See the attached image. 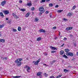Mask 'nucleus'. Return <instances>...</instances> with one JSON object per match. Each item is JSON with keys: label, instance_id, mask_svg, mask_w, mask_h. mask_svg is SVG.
<instances>
[{"label": "nucleus", "instance_id": "nucleus-1", "mask_svg": "<svg viewBox=\"0 0 78 78\" xmlns=\"http://www.w3.org/2000/svg\"><path fill=\"white\" fill-rule=\"evenodd\" d=\"M23 60V59L22 58H17L16 60H15V63H17L18 64L19 63H21V61H22Z\"/></svg>", "mask_w": 78, "mask_h": 78}, {"label": "nucleus", "instance_id": "nucleus-2", "mask_svg": "<svg viewBox=\"0 0 78 78\" xmlns=\"http://www.w3.org/2000/svg\"><path fill=\"white\" fill-rule=\"evenodd\" d=\"M40 61H41V58L39 59L36 62L35 61H33V63H34V64L36 66V65H37L38 64V63Z\"/></svg>", "mask_w": 78, "mask_h": 78}, {"label": "nucleus", "instance_id": "nucleus-3", "mask_svg": "<svg viewBox=\"0 0 78 78\" xmlns=\"http://www.w3.org/2000/svg\"><path fill=\"white\" fill-rule=\"evenodd\" d=\"M66 55L67 56H73V54L72 53H67Z\"/></svg>", "mask_w": 78, "mask_h": 78}, {"label": "nucleus", "instance_id": "nucleus-4", "mask_svg": "<svg viewBox=\"0 0 78 78\" xmlns=\"http://www.w3.org/2000/svg\"><path fill=\"white\" fill-rule=\"evenodd\" d=\"M3 12L4 13L5 15H7V14H9V11L8 10H5L3 11Z\"/></svg>", "mask_w": 78, "mask_h": 78}, {"label": "nucleus", "instance_id": "nucleus-5", "mask_svg": "<svg viewBox=\"0 0 78 78\" xmlns=\"http://www.w3.org/2000/svg\"><path fill=\"white\" fill-rule=\"evenodd\" d=\"M44 7H40L39 9V10L40 11V12H44Z\"/></svg>", "mask_w": 78, "mask_h": 78}, {"label": "nucleus", "instance_id": "nucleus-6", "mask_svg": "<svg viewBox=\"0 0 78 78\" xmlns=\"http://www.w3.org/2000/svg\"><path fill=\"white\" fill-rule=\"evenodd\" d=\"M5 4L6 1H3L1 2V5L2 6H4V5H5Z\"/></svg>", "mask_w": 78, "mask_h": 78}, {"label": "nucleus", "instance_id": "nucleus-7", "mask_svg": "<svg viewBox=\"0 0 78 78\" xmlns=\"http://www.w3.org/2000/svg\"><path fill=\"white\" fill-rule=\"evenodd\" d=\"M26 68L27 69V71L28 72H29L28 70H30V67L29 66H26Z\"/></svg>", "mask_w": 78, "mask_h": 78}, {"label": "nucleus", "instance_id": "nucleus-8", "mask_svg": "<svg viewBox=\"0 0 78 78\" xmlns=\"http://www.w3.org/2000/svg\"><path fill=\"white\" fill-rule=\"evenodd\" d=\"M39 31H40L41 33V32H43V33H45V30H44L42 29H40L39 30Z\"/></svg>", "mask_w": 78, "mask_h": 78}, {"label": "nucleus", "instance_id": "nucleus-9", "mask_svg": "<svg viewBox=\"0 0 78 78\" xmlns=\"http://www.w3.org/2000/svg\"><path fill=\"white\" fill-rule=\"evenodd\" d=\"M50 48L52 49V50H57V49L55 47H53L51 46H50Z\"/></svg>", "mask_w": 78, "mask_h": 78}, {"label": "nucleus", "instance_id": "nucleus-10", "mask_svg": "<svg viewBox=\"0 0 78 78\" xmlns=\"http://www.w3.org/2000/svg\"><path fill=\"white\" fill-rule=\"evenodd\" d=\"M0 16L2 17H4V15L3 13L2 12H0Z\"/></svg>", "mask_w": 78, "mask_h": 78}, {"label": "nucleus", "instance_id": "nucleus-11", "mask_svg": "<svg viewBox=\"0 0 78 78\" xmlns=\"http://www.w3.org/2000/svg\"><path fill=\"white\" fill-rule=\"evenodd\" d=\"M0 42H2V43H3L5 42V39H1L0 40Z\"/></svg>", "mask_w": 78, "mask_h": 78}, {"label": "nucleus", "instance_id": "nucleus-12", "mask_svg": "<svg viewBox=\"0 0 78 78\" xmlns=\"http://www.w3.org/2000/svg\"><path fill=\"white\" fill-rule=\"evenodd\" d=\"M63 58H64L65 59H68V57L66 56L65 55H64L62 56Z\"/></svg>", "mask_w": 78, "mask_h": 78}, {"label": "nucleus", "instance_id": "nucleus-13", "mask_svg": "<svg viewBox=\"0 0 78 78\" xmlns=\"http://www.w3.org/2000/svg\"><path fill=\"white\" fill-rule=\"evenodd\" d=\"M65 51H66V53H68V52H69L70 50L68 49H65Z\"/></svg>", "mask_w": 78, "mask_h": 78}, {"label": "nucleus", "instance_id": "nucleus-14", "mask_svg": "<svg viewBox=\"0 0 78 78\" xmlns=\"http://www.w3.org/2000/svg\"><path fill=\"white\" fill-rule=\"evenodd\" d=\"M41 74H42V72H39L37 73V76H39L41 75Z\"/></svg>", "mask_w": 78, "mask_h": 78}, {"label": "nucleus", "instance_id": "nucleus-15", "mask_svg": "<svg viewBox=\"0 0 78 78\" xmlns=\"http://www.w3.org/2000/svg\"><path fill=\"white\" fill-rule=\"evenodd\" d=\"M72 14H73L72 13L69 12L67 14V16H72Z\"/></svg>", "mask_w": 78, "mask_h": 78}, {"label": "nucleus", "instance_id": "nucleus-16", "mask_svg": "<svg viewBox=\"0 0 78 78\" xmlns=\"http://www.w3.org/2000/svg\"><path fill=\"white\" fill-rule=\"evenodd\" d=\"M64 51H60V55H63V54H64Z\"/></svg>", "mask_w": 78, "mask_h": 78}, {"label": "nucleus", "instance_id": "nucleus-17", "mask_svg": "<svg viewBox=\"0 0 78 78\" xmlns=\"http://www.w3.org/2000/svg\"><path fill=\"white\" fill-rule=\"evenodd\" d=\"M20 77H21V76H13V78H20Z\"/></svg>", "mask_w": 78, "mask_h": 78}, {"label": "nucleus", "instance_id": "nucleus-18", "mask_svg": "<svg viewBox=\"0 0 78 78\" xmlns=\"http://www.w3.org/2000/svg\"><path fill=\"white\" fill-rule=\"evenodd\" d=\"M56 62V60H53V62H51L50 63L51 64H53L55 62Z\"/></svg>", "mask_w": 78, "mask_h": 78}, {"label": "nucleus", "instance_id": "nucleus-19", "mask_svg": "<svg viewBox=\"0 0 78 78\" xmlns=\"http://www.w3.org/2000/svg\"><path fill=\"white\" fill-rule=\"evenodd\" d=\"M29 16H30V13H28L26 15V17H28Z\"/></svg>", "mask_w": 78, "mask_h": 78}, {"label": "nucleus", "instance_id": "nucleus-20", "mask_svg": "<svg viewBox=\"0 0 78 78\" xmlns=\"http://www.w3.org/2000/svg\"><path fill=\"white\" fill-rule=\"evenodd\" d=\"M18 30L19 31H21V27H18Z\"/></svg>", "mask_w": 78, "mask_h": 78}, {"label": "nucleus", "instance_id": "nucleus-21", "mask_svg": "<svg viewBox=\"0 0 78 78\" xmlns=\"http://www.w3.org/2000/svg\"><path fill=\"white\" fill-rule=\"evenodd\" d=\"M41 37H40L37 39V41H41Z\"/></svg>", "mask_w": 78, "mask_h": 78}, {"label": "nucleus", "instance_id": "nucleus-22", "mask_svg": "<svg viewBox=\"0 0 78 78\" xmlns=\"http://www.w3.org/2000/svg\"><path fill=\"white\" fill-rule=\"evenodd\" d=\"M44 75L45 76H46L47 77V76H48V74H47L46 73H44Z\"/></svg>", "mask_w": 78, "mask_h": 78}, {"label": "nucleus", "instance_id": "nucleus-23", "mask_svg": "<svg viewBox=\"0 0 78 78\" xmlns=\"http://www.w3.org/2000/svg\"><path fill=\"white\" fill-rule=\"evenodd\" d=\"M64 72H65V73H66L67 72H69V70L66 69H64Z\"/></svg>", "mask_w": 78, "mask_h": 78}, {"label": "nucleus", "instance_id": "nucleus-24", "mask_svg": "<svg viewBox=\"0 0 78 78\" xmlns=\"http://www.w3.org/2000/svg\"><path fill=\"white\" fill-rule=\"evenodd\" d=\"M25 9H20V11H25Z\"/></svg>", "mask_w": 78, "mask_h": 78}, {"label": "nucleus", "instance_id": "nucleus-25", "mask_svg": "<svg viewBox=\"0 0 78 78\" xmlns=\"http://www.w3.org/2000/svg\"><path fill=\"white\" fill-rule=\"evenodd\" d=\"M31 3H27V6H31Z\"/></svg>", "mask_w": 78, "mask_h": 78}, {"label": "nucleus", "instance_id": "nucleus-26", "mask_svg": "<svg viewBox=\"0 0 78 78\" xmlns=\"http://www.w3.org/2000/svg\"><path fill=\"white\" fill-rule=\"evenodd\" d=\"M19 63L20 64H17V66H21V65L22 64V62H21V63Z\"/></svg>", "mask_w": 78, "mask_h": 78}, {"label": "nucleus", "instance_id": "nucleus-27", "mask_svg": "<svg viewBox=\"0 0 78 78\" xmlns=\"http://www.w3.org/2000/svg\"><path fill=\"white\" fill-rule=\"evenodd\" d=\"M62 11H63V10H58L57 12H58L59 13V12H62Z\"/></svg>", "mask_w": 78, "mask_h": 78}, {"label": "nucleus", "instance_id": "nucleus-28", "mask_svg": "<svg viewBox=\"0 0 78 78\" xmlns=\"http://www.w3.org/2000/svg\"><path fill=\"white\" fill-rule=\"evenodd\" d=\"M3 60H7L8 59V58H7V57H5L4 58H3Z\"/></svg>", "mask_w": 78, "mask_h": 78}, {"label": "nucleus", "instance_id": "nucleus-29", "mask_svg": "<svg viewBox=\"0 0 78 78\" xmlns=\"http://www.w3.org/2000/svg\"><path fill=\"white\" fill-rule=\"evenodd\" d=\"M49 6L52 7V6H53V4H52V3L49 4Z\"/></svg>", "mask_w": 78, "mask_h": 78}, {"label": "nucleus", "instance_id": "nucleus-30", "mask_svg": "<svg viewBox=\"0 0 78 78\" xmlns=\"http://www.w3.org/2000/svg\"><path fill=\"white\" fill-rule=\"evenodd\" d=\"M44 13V12H40L39 13V16H41L42 13Z\"/></svg>", "mask_w": 78, "mask_h": 78}, {"label": "nucleus", "instance_id": "nucleus-31", "mask_svg": "<svg viewBox=\"0 0 78 78\" xmlns=\"http://www.w3.org/2000/svg\"><path fill=\"white\" fill-rule=\"evenodd\" d=\"M12 30L13 31V32H16V31H17V30L14 29H13Z\"/></svg>", "mask_w": 78, "mask_h": 78}, {"label": "nucleus", "instance_id": "nucleus-32", "mask_svg": "<svg viewBox=\"0 0 78 78\" xmlns=\"http://www.w3.org/2000/svg\"><path fill=\"white\" fill-rule=\"evenodd\" d=\"M44 2H45V0H42V1L41 2V3H44Z\"/></svg>", "mask_w": 78, "mask_h": 78}, {"label": "nucleus", "instance_id": "nucleus-33", "mask_svg": "<svg viewBox=\"0 0 78 78\" xmlns=\"http://www.w3.org/2000/svg\"><path fill=\"white\" fill-rule=\"evenodd\" d=\"M3 26H4V25H0V28H2L3 27Z\"/></svg>", "mask_w": 78, "mask_h": 78}, {"label": "nucleus", "instance_id": "nucleus-34", "mask_svg": "<svg viewBox=\"0 0 78 78\" xmlns=\"http://www.w3.org/2000/svg\"><path fill=\"white\" fill-rule=\"evenodd\" d=\"M35 20L36 22H37V21H39V19H37V18H35Z\"/></svg>", "mask_w": 78, "mask_h": 78}, {"label": "nucleus", "instance_id": "nucleus-35", "mask_svg": "<svg viewBox=\"0 0 78 78\" xmlns=\"http://www.w3.org/2000/svg\"><path fill=\"white\" fill-rule=\"evenodd\" d=\"M66 30H70V28L69 27H67L66 28Z\"/></svg>", "mask_w": 78, "mask_h": 78}, {"label": "nucleus", "instance_id": "nucleus-36", "mask_svg": "<svg viewBox=\"0 0 78 78\" xmlns=\"http://www.w3.org/2000/svg\"><path fill=\"white\" fill-rule=\"evenodd\" d=\"M15 18L16 19H19V16H17L16 15L15 16Z\"/></svg>", "mask_w": 78, "mask_h": 78}, {"label": "nucleus", "instance_id": "nucleus-37", "mask_svg": "<svg viewBox=\"0 0 78 78\" xmlns=\"http://www.w3.org/2000/svg\"><path fill=\"white\" fill-rule=\"evenodd\" d=\"M31 10H32V11H34V8L33 7L31 9Z\"/></svg>", "mask_w": 78, "mask_h": 78}, {"label": "nucleus", "instance_id": "nucleus-38", "mask_svg": "<svg viewBox=\"0 0 78 78\" xmlns=\"http://www.w3.org/2000/svg\"><path fill=\"white\" fill-rule=\"evenodd\" d=\"M75 8H76V6L74 5V6L73 7V9H75Z\"/></svg>", "mask_w": 78, "mask_h": 78}, {"label": "nucleus", "instance_id": "nucleus-39", "mask_svg": "<svg viewBox=\"0 0 78 78\" xmlns=\"http://www.w3.org/2000/svg\"><path fill=\"white\" fill-rule=\"evenodd\" d=\"M49 78H55V76H50Z\"/></svg>", "mask_w": 78, "mask_h": 78}, {"label": "nucleus", "instance_id": "nucleus-40", "mask_svg": "<svg viewBox=\"0 0 78 78\" xmlns=\"http://www.w3.org/2000/svg\"><path fill=\"white\" fill-rule=\"evenodd\" d=\"M12 15L13 16H14V17H15L16 16V14L14 13H12Z\"/></svg>", "mask_w": 78, "mask_h": 78}, {"label": "nucleus", "instance_id": "nucleus-41", "mask_svg": "<svg viewBox=\"0 0 78 78\" xmlns=\"http://www.w3.org/2000/svg\"><path fill=\"white\" fill-rule=\"evenodd\" d=\"M55 8H58L59 7V5H56L55 6Z\"/></svg>", "mask_w": 78, "mask_h": 78}, {"label": "nucleus", "instance_id": "nucleus-42", "mask_svg": "<svg viewBox=\"0 0 78 78\" xmlns=\"http://www.w3.org/2000/svg\"><path fill=\"white\" fill-rule=\"evenodd\" d=\"M63 20H64V21H67V19H66L65 18H64L63 19Z\"/></svg>", "mask_w": 78, "mask_h": 78}, {"label": "nucleus", "instance_id": "nucleus-43", "mask_svg": "<svg viewBox=\"0 0 78 78\" xmlns=\"http://www.w3.org/2000/svg\"><path fill=\"white\" fill-rule=\"evenodd\" d=\"M67 38H66V37H64V39H63V40H64V41H66V40H67Z\"/></svg>", "mask_w": 78, "mask_h": 78}, {"label": "nucleus", "instance_id": "nucleus-44", "mask_svg": "<svg viewBox=\"0 0 78 78\" xmlns=\"http://www.w3.org/2000/svg\"><path fill=\"white\" fill-rule=\"evenodd\" d=\"M8 23H11V21H10V20H9L8 21Z\"/></svg>", "mask_w": 78, "mask_h": 78}, {"label": "nucleus", "instance_id": "nucleus-45", "mask_svg": "<svg viewBox=\"0 0 78 78\" xmlns=\"http://www.w3.org/2000/svg\"><path fill=\"white\" fill-rule=\"evenodd\" d=\"M69 30H72V28H73V27H69Z\"/></svg>", "mask_w": 78, "mask_h": 78}, {"label": "nucleus", "instance_id": "nucleus-46", "mask_svg": "<svg viewBox=\"0 0 78 78\" xmlns=\"http://www.w3.org/2000/svg\"><path fill=\"white\" fill-rule=\"evenodd\" d=\"M53 29H56V27H53Z\"/></svg>", "mask_w": 78, "mask_h": 78}, {"label": "nucleus", "instance_id": "nucleus-47", "mask_svg": "<svg viewBox=\"0 0 78 78\" xmlns=\"http://www.w3.org/2000/svg\"><path fill=\"white\" fill-rule=\"evenodd\" d=\"M62 76V75H59V76H58V78H60L61 76Z\"/></svg>", "mask_w": 78, "mask_h": 78}, {"label": "nucleus", "instance_id": "nucleus-48", "mask_svg": "<svg viewBox=\"0 0 78 78\" xmlns=\"http://www.w3.org/2000/svg\"><path fill=\"white\" fill-rule=\"evenodd\" d=\"M55 51H51V53H55Z\"/></svg>", "mask_w": 78, "mask_h": 78}, {"label": "nucleus", "instance_id": "nucleus-49", "mask_svg": "<svg viewBox=\"0 0 78 78\" xmlns=\"http://www.w3.org/2000/svg\"><path fill=\"white\" fill-rule=\"evenodd\" d=\"M48 12L47 11H46V12H45V14H48Z\"/></svg>", "mask_w": 78, "mask_h": 78}, {"label": "nucleus", "instance_id": "nucleus-50", "mask_svg": "<svg viewBox=\"0 0 78 78\" xmlns=\"http://www.w3.org/2000/svg\"><path fill=\"white\" fill-rule=\"evenodd\" d=\"M20 3H22V0L20 1Z\"/></svg>", "mask_w": 78, "mask_h": 78}, {"label": "nucleus", "instance_id": "nucleus-51", "mask_svg": "<svg viewBox=\"0 0 78 78\" xmlns=\"http://www.w3.org/2000/svg\"><path fill=\"white\" fill-rule=\"evenodd\" d=\"M64 45H65V44H63L62 45H61V47H63Z\"/></svg>", "mask_w": 78, "mask_h": 78}, {"label": "nucleus", "instance_id": "nucleus-52", "mask_svg": "<svg viewBox=\"0 0 78 78\" xmlns=\"http://www.w3.org/2000/svg\"><path fill=\"white\" fill-rule=\"evenodd\" d=\"M71 37H72V36H73V35H72L71 34H70L69 35Z\"/></svg>", "mask_w": 78, "mask_h": 78}, {"label": "nucleus", "instance_id": "nucleus-53", "mask_svg": "<svg viewBox=\"0 0 78 78\" xmlns=\"http://www.w3.org/2000/svg\"><path fill=\"white\" fill-rule=\"evenodd\" d=\"M44 64V65L46 66V67H47V66H47V65H46V64Z\"/></svg>", "mask_w": 78, "mask_h": 78}, {"label": "nucleus", "instance_id": "nucleus-54", "mask_svg": "<svg viewBox=\"0 0 78 78\" xmlns=\"http://www.w3.org/2000/svg\"><path fill=\"white\" fill-rule=\"evenodd\" d=\"M39 76H39L40 78H42V76H41V75H40Z\"/></svg>", "mask_w": 78, "mask_h": 78}, {"label": "nucleus", "instance_id": "nucleus-55", "mask_svg": "<svg viewBox=\"0 0 78 78\" xmlns=\"http://www.w3.org/2000/svg\"><path fill=\"white\" fill-rule=\"evenodd\" d=\"M50 0H46V2H49V1Z\"/></svg>", "mask_w": 78, "mask_h": 78}, {"label": "nucleus", "instance_id": "nucleus-56", "mask_svg": "<svg viewBox=\"0 0 78 78\" xmlns=\"http://www.w3.org/2000/svg\"><path fill=\"white\" fill-rule=\"evenodd\" d=\"M6 20H9V19H8V18H6Z\"/></svg>", "mask_w": 78, "mask_h": 78}, {"label": "nucleus", "instance_id": "nucleus-57", "mask_svg": "<svg viewBox=\"0 0 78 78\" xmlns=\"http://www.w3.org/2000/svg\"><path fill=\"white\" fill-rule=\"evenodd\" d=\"M44 55H45L46 56L47 55V53H45V54H44Z\"/></svg>", "mask_w": 78, "mask_h": 78}, {"label": "nucleus", "instance_id": "nucleus-58", "mask_svg": "<svg viewBox=\"0 0 78 78\" xmlns=\"http://www.w3.org/2000/svg\"><path fill=\"white\" fill-rule=\"evenodd\" d=\"M75 59V58H73V59H72V61H73Z\"/></svg>", "mask_w": 78, "mask_h": 78}, {"label": "nucleus", "instance_id": "nucleus-59", "mask_svg": "<svg viewBox=\"0 0 78 78\" xmlns=\"http://www.w3.org/2000/svg\"><path fill=\"white\" fill-rule=\"evenodd\" d=\"M74 46H75V47H76V44H74Z\"/></svg>", "mask_w": 78, "mask_h": 78}, {"label": "nucleus", "instance_id": "nucleus-60", "mask_svg": "<svg viewBox=\"0 0 78 78\" xmlns=\"http://www.w3.org/2000/svg\"><path fill=\"white\" fill-rule=\"evenodd\" d=\"M60 34H61V32H59V35H58V36H60Z\"/></svg>", "mask_w": 78, "mask_h": 78}, {"label": "nucleus", "instance_id": "nucleus-61", "mask_svg": "<svg viewBox=\"0 0 78 78\" xmlns=\"http://www.w3.org/2000/svg\"><path fill=\"white\" fill-rule=\"evenodd\" d=\"M76 55H77V56H78V52H77Z\"/></svg>", "mask_w": 78, "mask_h": 78}, {"label": "nucleus", "instance_id": "nucleus-62", "mask_svg": "<svg viewBox=\"0 0 78 78\" xmlns=\"http://www.w3.org/2000/svg\"><path fill=\"white\" fill-rule=\"evenodd\" d=\"M56 78H59V77H58V76H57Z\"/></svg>", "mask_w": 78, "mask_h": 78}, {"label": "nucleus", "instance_id": "nucleus-63", "mask_svg": "<svg viewBox=\"0 0 78 78\" xmlns=\"http://www.w3.org/2000/svg\"><path fill=\"white\" fill-rule=\"evenodd\" d=\"M2 36V34H0V36Z\"/></svg>", "mask_w": 78, "mask_h": 78}, {"label": "nucleus", "instance_id": "nucleus-64", "mask_svg": "<svg viewBox=\"0 0 78 78\" xmlns=\"http://www.w3.org/2000/svg\"><path fill=\"white\" fill-rule=\"evenodd\" d=\"M56 39H57V37H56V38H55V40H56Z\"/></svg>", "mask_w": 78, "mask_h": 78}]
</instances>
